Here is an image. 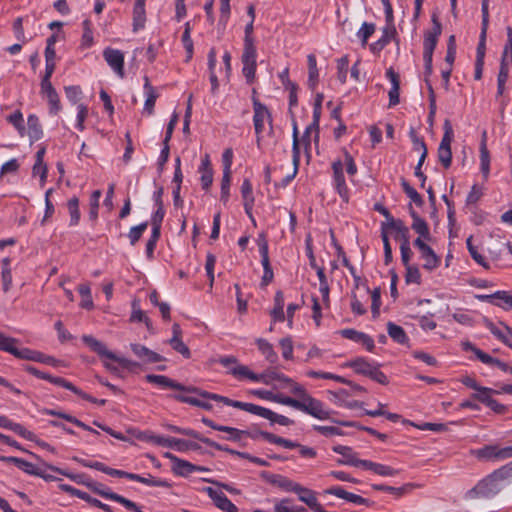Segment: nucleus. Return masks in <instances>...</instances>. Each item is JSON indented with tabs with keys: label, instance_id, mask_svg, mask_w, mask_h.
Instances as JSON below:
<instances>
[{
	"label": "nucleus",
	"instance_id": "obj_1",
	"mask_svg": "<svg viewBox=\"0 0 512 512\" xmlns=\"http://www.w3.org/2000/svg\"><path fill=\"white\" fill-rule=\"evenodd\" d=\"M344 168L349 176L353 177L358 169L353 157L345 151L344 160L337 159L332 162V171H333V184L334 187L344 202L349 201V189L346 184V180L344 177Z\"/></svg>",
	"mask_w": 512,
	"mask_h": 512
},
{
	"label": "nucleus",
	"instance_id": "obj_2",
	"mask_svg": "<svg viewBox=\"0 0 512 512\" xmlns=\"http://www.w3.org/2000/svg\"><path fill=\"white\" fill-rule=\"evenodd\" d=\"M282 405L290 406L319 420H328L331 415V411L324 408L323 402L313 397H307L306 401H300L285 396Z\"/></svg>",
	"mask_w": 512,
	"mask_h": 512
},
{
	"label": "nucleus",
	"instance_id": "obj_3",
	"mask_svg": "<svg viewBox=\"0 0 512 512\" xmlns=\"http://www.w3.org/2000/svg\"><path fill=\"white\" fill-rule=\"evenodd\" d=\"M347 366L352 368L355 373L369 377L379 384L387 385L389 383L387 376L379 369V365L375 362L368 361L366 358H355L349 361Z\"/></svg>",
	"mask_w": 512,
	"mask_h": 512
},
{
	"label": "nucleus",
	"instance_id": "obj_4",
	"mask_svg": "<svg viewBox=\"0 0 512 512\" xmlns=\"http://www.w3.org/2000/svg\"><path fill=\"white\" fill-rule=\"evenodd\" d=\"M82 341L101 358L115 361L119 363L123 368L130 369L132 367L138 366V363L124 357H119L115 353L109 351L103 342L97 340L91 335H83Z\"/></svg>",
	"mask_w": 512,
	"mask_h": 512
},
{
	"label": "nucleus",
	"instance_id": "obj_5",
	"mask_svg": "<svg viewBox=\"0 0 512 512\" xmlns=\"http://www.w3.org/2000/svg\"><path fill=\"white\" fill-rule=\"evenodd\" d=\"M503 488L490 474L480 480L472 489L467 491L466 497L475 498H492L498 494Z\"/></svg>",
	"mask_w": 512,
	"mask_h": 512
},
{
	"label": "nucleus",
	"instance_id": "obj_6",
	"mask_svg": "<svg viewBox=\"0 0 512 512\" xmlns=\"http://www.w3.org/2000/svg\"><path fill=\"white\" fill-rule=\"evenodd\" d=\"M444 134L438 147V160L445 169L451 166L452 151L451 143L454 138V131L449 119H445L443 123Z\"/></svg>",
	"mask_w": 512,
	"mask_h": 512
},
{
	"label": "nucleus",
	"instance_id": "obj_7",
	"mask_svg": "<svg viewBox=\"0 0 512 512\" xmlns=\"http://www.w3.org/2000/svg\"><path fill=\"white\" fill-rule=\"evenodd\" d=\"M19 343L17 338L9 337L0 332V350L10 353L18 359L34 361L37 351L30 348L19 349L16 345Z\"/></svg>",
	"mask_w": 512,
	"mask_h": 512
},
{
	"label": "nucleus",
	"instance_id": "obj_8",
	"mask_svg": "<svg viewBox=\"0 0 512 512\" xmlns=\"http://www.w3.org/2000/svg\"><path fill=\"white\" fill-rule=\"evenodd\" d=\"M198 396H200L204 399L221 402L227 406L238 408V409L244 410L248 413L257 415V416L259 414V410L261 407L259 405L253 404V403H246V402H241V401H237V400H232L228 397L221 396V395L215 394V393H211V392H208V391H205L202 389H199Z\"/></svg>",
	"mask_w": 512,
	"mask_h": 512
},
{
	"label": "nucleus",
	"instance_id": "obj_9",
	"mask_svg": "<svg viewBox=\"0 0 512 512\" xmlns=\"http://www.w3.org/2000/svg\"><path fill=\"white\" fill-rule=\"evenodd\" d=\"M253 123L256 134L257 145L260 146L262 132L264 130V123L268 121L272 123V116L268 108L262 104L257 98H253Z\"/></svg>",
	"mask_w": 512,
	"mask_h": 512
},
{
	"label": "nucleus",
	"instance_id": "obj_10",
	"mask_svg": "<svg viewBox=\"0 0 512 512\" xmlns=\"http://www.w3.org/2000/svg\"><path fill=\"white\" fill-rule=\"evenodd\" d=\"M149 441L162 447L175 448L181 452L189 449L197 450L199 448L195 442L166 436L152 435L149 437Z\"/></svg>",
	"mask_w": 512,
	"mask_h": 512
},
{
	"label": "nucleus",
	"instance_id": "obj_11",
	"mask_svg": "<svg viewBox=\"0 0 512 512\" xmlns=\"http://www.w3.org/2000/svg\"><path fill=\"white\" fill-rule=\"evenodd\" d=\"M145 378L149 383L156 384L164 388H171L185 393H192L198 395L200 389L195 386H185L173 379H170L165 375L148 374L146 375Z\"/></svg>",
	"mask_w": 512,
	"mask_h": 512
},
{
	"label": "nucleus",
	"instance_id": "obj_12",
	"mask_svg": "<svg viewBox=\"0 0 512 512\" xmlns=\"http://www.w3.org/2000/svg\"><path fill=\"white\" fill-rule=\"evenodd\" d=\"M72 459L75 462L79 463L83 467L101 471V472H103L109 476H112V477L126 478V479L131 480V477L133 476V473L108 467L104 463L99 462V461H88V460H85V459H82V458H79L76 456L73 457Z\"/></svg>",
	"mask_w": 512,
	"mask_h": 512
},
{
	"label": "nucleus",
	"instance_id": "obj_13",
	"mask_svg": "<svg viewBox=\"0 0 512 512\" xmlns=\"http://www.w3.org/2000/svg\"><path fill=\"white\" fill-rule=\"evenodd\" d=\"M103 57L111 69L121 78L124 77V54L122 51L113 48H106Z\"/></svg>",
	"mask_w": 512,
	"mask_h": 512
},
{
	"label": "nucleus",
	"instance_id": "obj_14",
	"mask_svg": "<svg viewBox=\"0 0 512 512\" xmlns=\"http://www.w3.org/2000/svg\"><path fill=\"white\" fill-rule=\"evenodd\" d=\"M500 392L498 390L494 389H483V394H473L472 397L475 400H478L479 402L486 405L488 408H490L492 411H494L497 414H505L507 412V407L501 403H499L497 400L492 398V394H499Z\"/></svg>",
	"mask_w": 512,
	"mask_h": 512
},
{
	"label": "nucleus",
	"instance_id": "obj_15",
	"mask_svg": "<svg viewBox=\"0 0 512 512\" xmlns=\"http://www.w3.org/2000/svg\"><path fill=\"white\" fill-rule=\"evenodd\" d=\"M332 449L335 453L340 454L345 458L344 460H338L339 464H345L362 468L365 467V463L367 460L359 459L357 457V454L352 450L351 447L344 445H336Z\"/></svg>",
	"mask_w": 512,
	"mask_h": 512
},
{
	"label": "nucleus",
	"instance_id": "obj_16",
	"mask_svg": "<svg viewBox=\"0 0 512 512\" xmlns=\"http://www.w3.org/2000/svg\"><path fill=\"white\" fill-rule=\"evenodd\" d=\"M340 334L346 339L361 343L369 352H372L375 348L373 338L364 332H360L352 328H347L341 330Z\"/></svg>",
	"mask_w": 512,
	"mask_h": 512
},
{
	"label": "nucleus",
	"instance_id": "obj_17",
	"mask_svg": "<svg viewBox=\"0 0 512 512\" xmlns=\"http://www.w3.org/2000/svg\"><path fill=\"white\" fill-rule=\"evenodd\" d=\"M324 493L329 494V495H334L338 498L347 500V501L357 504V505H366V506L369 505L368 499H366L360 495L348 492L340 486H334V487L328 488L324 491Z\"/></svg>",
	"mask_w": 512,
	"mask_h": 512
},
{
	"label": "nucleus",
	"instance_id": "obj_18",
	"mask_svg": "<svg viewBox=\"0 0 512 512\" xmlns=\"http://www.w3.org/2000/svg\"><path fill=\"white\" fill-rule=\"evenodd\" d=\"M386 77L390 80L391 85H392L389 90V93H388L389 106L390 107L396 106L400 102V99H399V90H400L399 74L392 67H390L386 71Z\"/></svg>",
	"mask_w": 512,
	"mask_h": 512
},
{
	"label": "nucleus",
	"instance_id": "obj_19",
	"mask_svg": "<svg viewBox=\"0 0 512 512\" xmlns=\"http://www.w3.org/2000/svg\"><path fill=\"white\" fill-rule=\"evenodd\" d=\"M130 347L132 352L146 363H157L164 360L160 354L150 350L144 345L133 343Z\"/></svg>",
	"mask_w": 512,
	"mask_h": 512
},
{
	"label": "nucleus",
	"instance_id": "obj_20",
	"mask_svg": "<svg viewBox=\"0 0 512 512\" xmlns=\"http://www.w3.org/2000/svg\"><path fill=\"white\" fill-rule=\"evenodd\" d=\"M263 477L266 479L267 482L270 484L281 488L282 490L286 492H294L298 483L292 481L286 476L280 475V474H270V473H264Z\"/></svg>",
	"mask_w": 512,
	"mask_h": 512
},
{
	"label": "nucleus",
	"instance_id": "obj_21",
	"mask_svg": "<svg viewBox=\"0 0 512 512\" xmlns=\"http://www.w3.org/2000/svg\"><path fill=\"white\" fill-rule=\"evenodd\" d=\"M0 461L6 463H13L23 472L37 476L40 475V468L34 465L31 462H28L22 458L14 457V456H0Z\"/></svg>",
	"mask_w": 512,
	"mask_h": 512
},
{
	"label": "nucleus",
	"instance_id": "obj_22",
	"mask_svg": "<svg viewBox=\"0 0 512 512\" xmlns=\"http://www.w3.org/2000/svg\"><path fill=\"white\" fill-rule=\"evenodd\" d=\"M480 298L505 310L512 309V295L507 291H497L491 295H482Z\"/></svg>",
	"mask_w": 512,
	"mask_h": 512
},
{
	"label": "nucleus",
	"instance_id": "obj_23",
	"mask_svg": "<svg viewBox=\"0 0 512 512\" xmlns=\"http://www.w3.org/2000/svg\"><path fill=\"white\" fill-rule=\"evenodd\" d=\"M409 214L413 219L411 228L419 234V236H423L424 239H430V230L427 222L419 216V214L413 209L412 205L409 204Z\"/></svg>",
	"mask_w": 512,
	"mask_h": 512
},
{
	"label": "nucleus",
	"instance_id": "obj_24",
	"mask_svg": "<svg viewBox=\"0 0 512 512\" xmlns=\"http://www.w3.org/2000/svg\"><path fill=\"white\" fill-rule=\"evenodd\" d=\"M395 35V26H385L382 29V36L377 41L370 45V50L373 53H379L390 43V41L395 37Z\"/></svg>",
	"mask_w": 512,
	"mask_h": 512
},
{
	"label": "nucleus",
	"instance_id": "obj_25",
	"mask_svg": "<svg viewBox=\"0 0 512 512\" xmlns=\"http://www.w3.org/2000/svg\"><path fill=\"white\" fill-rule=\"evenodd\" d=\"M164 456L173 462L172 470L176 475L186 477L192 473V471H191V468H193L192 463H190L186 460H182L169 452L165 453Z\"/></svg>",
	"mask_w": 512,
	"mask_h": 512
},
{
	"label": "nucleus",
	"instance_id": "obj_26",
	"mask_svg": "<svg viewBox=\"0 0 512 512\" xmlns=\"http://www.w3.org/2000/svg\"><path fill=\"white\" fill-rule=\"evenodd\" d=\"M273 381L280 382L281 387H284L285 383H292L291 378L273 369L267 370L264 373L258 375V382H261L265 385H271Z\"/></svg>",
	"mask_w": 512,
	"mask_h": 512
},
{
	"label": "nucleus",
	"instance_id": "obj_27",
	"mask_svg": "<svg viewBox=\"0 0 512 512\" xmlns=\"http://www.w3.org/2000/svg\"><path fill=\"white\" fill-rule=\"evenodd\" d=\"M146 11L145 0H137L133 8V31L137 32L145 27Z\"/></svg>",
	"mask_w": 512,
	"mask_h": 512
},
{
	"label": "nucleus",
	"instance_id": "obj_28",
	"mask_svg": "<svg viewBox=\"0 0 512 512\" xmlns=\"http://www.w3.org/2000/svg\"><path fill=\"white\" fill-rule=\"evenodd\" d=\"M24 369L29 374H31L39 379L46 380L56 386H60V387L64 388V386L67 382V380L65 378L53 376L51 374L42 372L32 365H26V366H24Z\"/></svg>",
	"mask_w": 512,
	"mask_h": 512
},
{
	"label": "nucleus",
	"instance_id": "obj_29",
	"mask_svg": "<svg viewBox=\"0 0 512 512\" xmlns=\"http://www.w3.org/2000/svg\"><path fill=\"white\" fill-rule=\"evenodd\" d=\"M258 416L265 418L270 421L271 424H279L281 426H290L294 424V421L284 415L277 414L273 412L272 410L260 407Z\"/></svg>",
	"mask_w": 512,
	"mask_h": 512
},
{
	"label": "nucleus",
	"instance_id": "obj_30",
	"mask_svg": "<svg viewBox=\"0 0 512 512\" xmlns=\"http://www.w3.org/2000/svg\"><path fill=\"white\" fill-rule=\"evenodd\" d=\"M144 90L146 94V100L144 103V111L149 115H152L154 112V106L158 94L155 92L154 87L150 84L149 78L147 76L144 77Z\"/></svg>",
	"mask_w": 512,
	"mask_h": 512
},
{
	"label": "nucleus",
	"instance_id": "obj_31",
	"mask_svg": "<svg viewBox=\"0 0 512 512\" xmlns=\"http://www.w3.org/2000/svg\"><path fill=\"white\" fill-rule=\"evenodd\" d=\"M274 322H283L285 320L284 313V294L278 290L274 296V307L270 312Z\"/></svg>",
	"mask_w": 512,
	"mask_h": 512
},
{
	"label": "nucleus",
	"instance_id": "obj_32",
	"mask_svg": "<svg viewBox=\"0 0 512 512\" xmlns=\"http://www.w3.org/2000/svg\"><path fill=\"white\" fill-rule=\"evenodd\" d=\"M258 435L269 443L280 445L287 449H294L296 446H299L298 442L277 436L267 431H260Z\"/></svg>",
	"mask_w": 512,
	"mask_h": 512
},
{
	"label": "nucleus",
	"instance_id": "obj_33",
	"mask_svg": "<svg viewBox=\"0 0 512 512\" xmlns=\"http://www.w3.org/2000/svg\"><path fill=\"white\" fill-rule=\"evenodd\" d=\"M255 342L259 351L262 353V355L269 363L274 364L277 362L278 355L274 351L272 344H270L267 340L263 338H258L256 339Z\"/></svg>",
	"mask_w": 512,
	"mask_h": 512
},
{
	"label": "nucleus",
	"instance_id": "obj_34",
	"mask_svg": "<svg viewBox=\"0 0 512 512\" xmlns=\"http://www.w3.org/2000/svg\"><path fill=\"white\" fill-rule=\"evenodd\" d=\"M27 133L31 141H38L43 135L42 126L36 115H29L27 119Z\"/></svg>",
	"mask_w": 512,
	"mask_h": 512
},
{
	"label": "nucleus",
	"instance_id": "obj_35",
	"mask_svg": "<svg viewBox=\"0 0 512 512\" xmlns=\"http://www.w3.org/2000/svg\"><path fill=\"white\" fill-rule=\"evenodd\" d=\"M364 469L371 470L375 474L380 476H396L399 474V470L394 469L388 465L372 462L367 460Z\"/></svg>",
	"mask_w": 512,
	"mask_h": 512
},
{
	"label": "nucleus",
	"instance_id": "obj_36",
	"mask_svg": "<svg viewBox=\"0 0 512 512\" xmlns=\"http://www.w3.org/2000/svg\"><path fill=\"white\" fill-rule=\"evenodd\" d=\"M387 332H388V335L398 344L404 345V344H407L409 341V338H408L405 330L401 326H399L393 322H388Z\"/></svg>",
	"mask_w": 512,
	"mask_h": 512
},
{
	"label": "nucleus",
	"instance_id": "obj_37",
	"mask_svg": "<svg viewBox=\"0 0 512 512\" xmlns=\"http://www.w3.org/2000/svg\"><path fill=\"white\" fill-rule=\"evenodd\" d=\"M131 480L140 482L142 484H145V485L151 486V487H165V488L171 487V484L167 480L157 479L151 475H149L148 477H143L139 474L133 473Z\"/></svg>",
	"mask_w": 512,
	"mask_h": 512
},
{
	"label": "nucleus",
	"instance_id": "obj_38",
	"mask_svg": "<svg viewBox=\"0 0 512 512\" xmlns=\"http://www.w3.org/2000/svg\"><path fill=\"white\" fill-rule=\"evenodd\" d=\"M228 373L233 375L234 377L238 379L247 378L253 382H258V375L251 371L247 366L238 364L236 366H233Z\"/></svg>",
	"mask_w": 512,
	"mask_h": 512
},
{
	"label": "nucleus",
	"instance_id": "obj_39",
	"mask_svg": "<svg viewBox=\"0 0 512 512\" xmlns=\"http://www.w3.org/2000/svg\"><path fill=\"white\" fill-rule=\"evenodd\" d=\"M421 257L424 260L423 268L428 271H432L440 265V258L430 246L421 253Z\"/></svg>",
	"mask_w": 512,
	"mask_h": 512
},
{
	"label": "nucleus",
	"instance_id": "obj_40",
	"mask_svg": "<svg viewBox=\"0 0 512 512\" xmlns=\"http://www.w3.org/2000/svg\"><path fill=\"white\" fill-rule=\"evenodd\" d=\"M308 61V85L311 89H315L318 82L319 72L317 69V61L314 54L307 56Z\"/></svg>",
	"mask_w": 512,
	"mask_h": 512
},
{
	"label": "nucleus",
	"instance_id": "obj_41",
	"mask_svg": "<svg viewBox=\"0 0 512 512\" xmlns=\"http://www.w3.org/2000/svg\"><path fill=\"white\" fill-rule=\"evenodd\" d=\"M498 483H501L503 481H506L510 478H512V461L503 465L499 469L494 470L490 474Z\"/></svg>",
	"mask_w": 512,
	"mask_h": 512
},
{
	"label": "nucleus",
	"instance_id": "obj_42",
	"mask_svg": "<svg viewBox=\"0 0 512 512\" xmlns=\"http://www.w3.org/2000/svg\"><path fill=\"white\" fill-rule=\"evenodd\" d=\"M78 292L82 296L80 306L84 309L91 310L94 307L93 300L91 297V289L88 284H81L78 287Z\"/></svg>",
	"mask_w": 512,
	"mask_h": 512
},
{
	"label": "nucleus",
	"instance_id": "obj_43",
	"mask_svg": "<svg viewBox=\"0 0 512 512\" xmlns=\"http://www.w3.org/2000/svg\"><path fill=\"white\" fill-rule=\"evenodd\" d=\"M67 207L70 214V225H77L80 220L79 199L76 196L72 197L69 199Z\"/></svg>",
	"mask_w": 512,
	"mask_h": 512
},
{
	"label": "nucleus",
	"instance_id": "obj_44",
	"mask_svg": "<svg viewBox=\"0 0 512 512\" xmlns=\"http://www.w3.org/2000/svg\"><path fill=\"white\" fill-rule=\"evenodd\" d=\"M335 422L342 426H345V427H357L361 430L368 432L370 435L377 437L381 441H386V439L388 438V436L384 433L378 432L377 430H375L371 427L359 426L356 422H353V421H335Z\"/></svg>",
	"mask_w": 512,
	"mask_h": 512
},
{
	"label": "nucleus",
	"instance_id": "obj_45",
	"mask_svg": "<svg viewBox=\"0 0 512 512\" xmlns=\"http://www.w3.org/2000/svg\"><path fill=\"white\" fill-rule=\"evenodd\" d=\"M307 375L311 378H323V379L334 380V381H337L342 384H350V380H348L342 376H339V375H336L333 373H329V372L310 370L307 372Z\"/></svg>",
	"mask_w": 512,
	"mask_h": 512
},
{
	"label": "nucleus",
	"instance_id": "obj_46",
	"mask_svg": "<svg viewBox=\"0 0 512 512\" xmlns=\"http://www.w3.org/2000/svg\"><path fill=\"white\" fill-rule=\"evenodd\" d=\"M147 227L148 222L145 221L130 228L128 238L132 246H134L140 240Z\"/></svg>",
	"mask_w": 512,
	"mask_h": 512
},
{
	"label": "nucleus",
	"instance_id": "obj_47",
	"mask_svg": "<svg viewBox=\"0 0 512 512\" xmlns=\"http://www.w3.org/2000/svg\"><path fill=\"white\" fill-rule=\"evenodd\" d=\"M218 29L225 30L230 16V0H221Z\"/></svg>",
	"mask_w": 512,
	"mask_h": 512
},
{
	"label": "nucleus",
	"instance_id": "obj_48",
	"mask_svg": "<svg viewBox=\"0 0 512 512\" xmlns=\"http://www.w3.org/2000/svg\"><path fill=\"white\" fill-rule=\"evenodd\" d=\"M7 121L12 124L21 136H24L26 128L24 126L23 115L19 110L7 117Z\"/></svg>",
	"mask_w": 512,
	"mask_h": 512
},
{
	"label": "nucleus",
	"instance_id": "obj_49",
	"mask_svg": "<svg viewBox=\"0 0 512 512\" xmlns=\"http://www.w3.org/2000/svg\"><path fill=\"white\" fill-rule=\"evenodd\" d=\"M376 26L374 23L364 22L357 32L362 45H366L368 39L374 34Z\"/></svg>",
	"mask_w": 512,
	"mask_h": 512
},
{
	"label": "nucleus",
	"instance_id": "obj_50",
	"mask_svg": "<svg viewBox=\"0 0 512 512\" xmlns=\"http://www.w3.org/2000/svg\"><path fill=\"white\" fill-rule=\"evenodd\" d=\"M480 165H481V171L484 175V177H487L489 174V168H490V157H489V151L486 147L485 141L481 143L480 147Z\"/></svg>",
	"mask_w": 512,
	"mask_h": 512
},
{
	"label": "nucleus",
	"instance_id": "obj_51",
	"mask_svg": "<svg viewBox=\"0 0 512 512\" xmlns=\"http://www.w3.org/2000/svg\"><path fill=\"white\" fill-rule=\"evenodd\" d=\"M257 51L254 41L244 42L243 54L241 57L242 62H256Z\"/></svg>",
	"mask_w": 512,
	"mask_h": 512
},
{
	"label": "nucleus",
	"instance_id": "obj_52",
	"mask_svg": "<svg viewBox=\"0 0 512 512\" xmlns=\"http://www.w3.org/2000/svg\"><path fill=\"white\" fill-rule=\"evenodd\" d=\"M476 456L479 459L497 460V446L486 445L476 451Z\"/></svg>",
	"mask_w": 512,
	"mask_h": 512
},
{
	"label": "nucleus",
	"instance_id": "obj_53",
	"mask_svg": "<svg viewBox=\"0 0 512 512\" xmlns=\"http://www.w3.org/2000/svg\"><path fill=\"white\" fill-rule=\"evenodd\" d=\"M8 430H11L13 431L14 433H16L17 435L21 436L22 438L26 439V440H36V435L27 430L23 425H21L20 423H16V422H11L10 424V427L8 428Z\"/></svg>",
	"mask_w": 512,
	"mask_h": 512
},
{
	"label": "nucleus",
	"instance_id": "obj_54",
	"mask_svg": "<svg viewBox=\"0 0 512 512\" xmlns=\"http://www.w3.org/2000/svg\"><path fill=\"white\" fill-rule=\"evenodd\" d=\"M102 195L100 190H95L92 192L90 197V211L89 218L91 220H96L98 217V208H99V200Z\"/></svg>",
	"mask_w": 512,
	"mask_h": 512
},
{
	"label": "nucleus",
	"instance_id": "obj_55",
	"mask_svg": "<svg viewBox=\"0 0 512 512\" xmlns=\"http://www.w3.org/2000/svg\"><path fill=\"white\" fill-rule=\"evenodd\" d=\"M168 343L175 351L180 353L184 358L189 359L191 357L190 349L182 341V339L171 338L169 339Z\"/></svg>",
	"mask_w": 512,
	"mask_h": 512
},
{
	"label": "nucleus",
	"instance_id": "obj_56",
	"mask_svg": "<svg viewBox=\"0 0 512 512\" xmlns=\"http://www.w3.org/2000/svg\"><path fill=\"white\" fill-rule=\"evenodd\" d=\"M261 263H262L263 270H264V273H263V276L261 279V286H267L270 282H272L274 273H273L272 267L270 265L269 257L262 258Z\"/></svg>",
	"mask_w": 512,
	"mask_h": 512
},
{
	"label": "nucleus",
	"instance_id": "obj_57",
	"mask_svg": "<svg viewBox=\"0 0 512 512\" xmlns=\"http://www.w3.org/2000/svg\"><path fill=\"white\" fill-rule=\"evenodd\" d=\"M438 40L424 35L423 41V59H433V53Z\"/></svg>",
	"mask_w": 512,
	"mask_h": 512
},
{
	"label": "nucleus",
	"instance_id": "obj_58",
	"mask_svg": "<svg viewBox=\"0 0 512 512\" xmlns=\"http://www.w3.org/2000/svg\"><path fill=\"white\" fill-rule=\"evenodd\" d=\"M2 283L3 291L8 292L12 286V274L9 268V260L7 258L3 260Z\"/></svg>",
	"mask_w": 512,
	"mask_h": 512
},
{
	"label": "nucleus",
	"instance_id": "obj_59",
	"mask_svg": "<svg viewBox=\"0 0 512 512\" xmlns=\"http://www.w3.org/2000/svg\"><path fill=\"white\" fill-rule=\"evenodd\" d=\"M165 216L164 207H157L156 211L151 216L152 231L161 233V225Z\"/></svg>",
	"mask_w": 512,
	"mask_h": 512
},
{
	"label": "nucleus",
	"instance_id": "obj_60",
	"mask_svg": "<svg viewBox=\"0 0 512 512\" xmlns=\"http://www.w3.org/2000/svg\"><path fill=\"white\" fill-rule=\"evenodd\" d=\"M486 35L487 29L485 27H481V33L476 51V61H484L486 53Z\"/></svg>",
	"mask_w": 512,
	"mask_h": 512
},
{
	"label": "nucleus",
	"instance_id": "obj_61",
	"mask_svg": "<svg viewBox=\"0 0 512 512\" xmlns=\"http://www.w3.org/2000/svg\"><path fill=\"white\" fill-rule=\"evenodd\" d=\"M455 58H456V40H455V36L451 35L448 39L447 53H446V57H445V61L447 64H449V68H452Z\"/></svg>",
	"mask_w": 512,
	"mask_h": 512
},
{
	"label": "nucleus",
	"instance_id": "obj_62",
	"mask_svg": "<svg viewBox=\"0 0 512 512\" xmlns=\"http://www.w3.org/2000/svg\"><path fill=\"white\" fill-rule=\"evenodd\" d=\"M406 274H405V281L406 283H416L420 284L421 282V274L417 266L410 265L406 266Z\"/></svg>",
	"mask_w": 512,
	"mask_h": 512
},
{
	"label": "nucleus",
	"instance_id": "obj_63",
	"mask_svg": "<svg viewBox=\"0 0 512 512\" xmlns=\"http://www.w3.org/2000/svg\"><path fill=\"white\" fill-rule=\"evenodd\" d=\"M349 60L347 56H343L337 61L338 79L343 84L346 82L348 73Z\"/></svg>",
	"mask_w": 512,
	"mask_h": 512
},
{
	"label": "nucleus",
	"instance_id": "obj_64",
	"mask_svg": "<svg viewBox=\"0 0 512 512\" xmlns=\"http://www.w3.org/2000/svg\"><path fill=\"white\" fill-rule=\"evenodd\" d=\"M243 68L242 73L247 81L248 84L253 83L255 79V73L257 68L256 62H242Z\"/></svg>",
	"mask_w": 512,
	"mask_h": 512
}]
</instances>
